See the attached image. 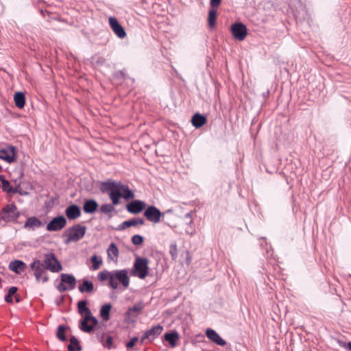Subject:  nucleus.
<instances>
[{"instance_id":"f257e3e1","label":"nucleus","mask_w":351,"mask_h":351,"mask_svg":"<svg viewBox=\"0 0 351 351\" xmlns=\"http://www.w3.org/2000/svg\"><path fill=\"white\" fill-rule=\"evenodd\" d=\"M100 190L102 193L110 192L109 197L113 205H118L121 197L128 201L134 199L135 196L129 186L121 182L110 180L103 182L101 184Z\"/></svg>"},{"instance_id":"f03ea898","label":"nucleus","mask_w":351,"mask_h":351,"mask_svg":"<svg viewBox=\"0 0 351 351\" xmlns=\"http://www.w3.org/2000/svg\"><path fill=\"white\" fill-rule=\"evenodd\" d=\"M86 227L80 223L75 224L69 228L63 234L62 237L65 238L64 243L69 244L71 242H77L85 235Z\"/></svg>"},{"instance_id":"7ed1b4c3","label":"nucleus","mask_w":351,"mask_h":351,"mask_svg":"<svg viewBox=\"0 0 351 351\" xmlns=\"http://www.w3.org/2000/svg\"><path fill=\"white\" fill-rule=\"evenodd\" d=\"M149 274V260L145 257L136 256L131 270V274L140 279H145Z\"/></svg>"},{"instance_id":"20e7f679","label":"nucleus","mask_w":351,"mask_h":351,"mask_svg":"<svg viewBox=\"0 0 351 351\" xmlns=\"http://www.w3.org/2000/svg\"><path fill=\"white\" fill-rule=\"evenodd\" d=\"M112 281H111L110 287L112 289H117L118 282H119L124 289H127L129 287L130 278L127 269L112 271Z\"/></svg>"},{"instance_id":"39448f33","label":"nucleus","mask_w":351,"mask_h":351,"mask_svg":"<svg viewBox=\"0 0 351 351\" xmlns=\"http://www.w3.org/2000/svg\"><path fill=\"white\" fill-rule=\"evenodd\" d=\"M29 266L34 272V276L37 282L41 281L45 283L49 280L47 269L40 260L34 259Z\"/></svg>"},{"instance_id":"423d86ee","label":"nucleus","mask_w":351,"mask_h":351,"mask_svg":"<svg viewBox=\"0 0 351 351\" xmlns=\"http://www.w3.org/2000/svg\"><path fill=\"white\" fill-rule=\"evenodd\" d=\"M42 263H43L45 268L51 272L56 273L62 269L61 263L53 253L45 254L44 259Z\"/></svg>"},{"instance_id":"0eeeda50","label":"nucleus","mask_w":351,"mask_h":351,"mask_svg":"<svg viewBox=\"0 0 351 351\" xmlns=\"http://www.w3.org/2000/svg\"><path fill=\"white\" fill-rule=\"evenodd\" d=\"M61 283L57 285V289L62 293L68 290H73L76 286L77 280L74 276L69 274H62L60 275Z\"/></svg>"},{"instance_id":"6e6552de","label":"nucleus","mask_w":351,"mask_h":351,"mask_svg":"<svg viewBox=\"0 0 351 351\" xmlns=\"http://www.w3.org/2000/svg\"><path fill=\"white\" fill-rule=\"evenodd\" d=\"M98 324V320L93 316H85L80 321L79 328L84 332L90 333L93 331L95 327Z\"/></svg>"},{"instance_id":"1a4fd4ad","label":"nucleus","mask_w":351,"mask_h":351,"mask_svg":"<svg viewBox=\"0 0 351 351\" xmlns=\"http://www.w3.org/2000/svg\"><path fill=\"white\" fill-rule=\"evenodd\" d=\"M230 30L236 40H243L247 34L246 26L242 23H234L231 25Z\"/></svg>"},{"instance_id":"9d476101","label":"nucleus","mask_w":351,"mask_h":351,"mask_svg":"<svg viewBox=\"0 0 351 351\" xmlns=\"http://www.w3.org/2000/svg\"><path fill=\"white\" fill-rule=\"evenodd\" d=\"M164 214L154 206H149L144 211V216L148 221L154 223L160 222V218Z\"/></svg>"},{"instance_id":"9b49d317","label":"nucleus","mask_w":351,"mask_h":351,"mask_svg":"<svg viewBox=\"0 0 351 351\" xmlns=\"http://www.w3.org/2000/svg\"><path fill=\"white\" fill-rule=\"evenodd\" d=\"M66 225V218L61 215L53 218L47 225V230L50 232H57L63 229Z\"/></svg>"},{"instance_id":"f8f14e48","label":"nucleus","mask_w":351,"mask_h":351,"mask_svg":"<svg viewBox=\"0 0 351 351\" xmlns=\"http://www.w3.org/2000/svg\"><path fill=\"white\" fill-rule=\"evenodd\" d=\"M162 330L163 327L160 325L153 326L143 333L141 339V343H145L146 340H148L149 342L152 341L161 334Z\"/></svg>"},{"instance_id":"ddd939ff","label":"nucleus","mask_w":351,"mask_h":351,"mask_svg":"<svg viewBox=\"0 0 351 351\" xmlns=\"http://www.w3.org/2000/svg\"><path fill=\"white\" fill-rule=\"evenodd\" d=\"M144 308L142 302L135 304L132 307H130L125 313V319L128 322H133L132 317H136L139 313Z\"/></svg>"},{"instance_id":"4468645a","label":"nucleus","mask_w":351,"mask_h":351,"mask_svg":"<svg viewBox=\"0 0 351 351\" xmlns=\"http://www.w3.org/2000/svg\"><path fill=\"white\" fill-rule=\"evenodd\" d=\"M0 159H3L8 163L16 160V148L14 146H9L6 149H0Z\"/></svg>"},{"instance_id":"2eb2a0df","label":"nucleus","mask_w":351,"mask_h":351,"mask_svg":"<svg viewBox=\"0 0 351 351\" xmlns=\"http://www.w3.org/2000/svg\"><path fill=\"white\" fill-rule=\"evenodd\" d=\"M109 25L114 33L120 38H123L126 36V33L123 27L114 17L109 18Z\"/></svg>"},{"instance_id":"dca6fc26","label":"nucleus","mask_w":351,"mask_h":351,"mask_svg":"<svg viewBox=\"0 0 351 351\" xmlns=\"http://www.w3.org/2000/svg\"><path fill=\"white\" fill-rule=\"evenodd\" d=\"M145 208V203L141 200L136 199L126 205L127 210L132 214H138Z\"/></svg>"},{"instance_id":"f3484780","label":"nucleus","mask_w":351,"mask_h":351,"mask_svg":"<svg viewBox=\"0 0 351 351\" xmlns=\"http://www.w3.org/2000/svg\"><path fill=\"white\" fill-rule=\"evenodd\" d=\"M206 337L213 342L221 346L226 344V341L223 340L218 333L213 329L208 328L206 331Z\"/></svg>"},{"instance_id":"a211bd4d","label":"nucleus","mask_w":351,"mask_h":351,"mask_svg":"<svg viewBox=\"0 0 351 351\" xmlns=\"http://www.w3.org/2000/svg\"><path fill=\"white\" fill-rule=\"evenodd\" d=\"M26 268V264L20 260H14L9 264V269L16 274H20Z\"/></svg>"},{"instance_id":"6ab92c4d","label":"nucleus","mask_w":351,"mask_h":351,"mask_svg":"<svg viewBox=\"0 0 351 351\" xmlns=\"http://www.w3.org/2000/svg\"><path fill=\"white\" fill-rule=\"evenodd\" d=\"M65 215L69 219H75L81 215V210L78 206L72 204L66 208Z\"/></svg>"},{"instance_id":"aec40b11","label":"nucleus","mask_w":351,"mask_h":351,"mask_svg":"<svg viewBox=\"0 0 351 351\" xmlns=\"http://www.w3.org/2000/svg\"><path fill=\"white\" fill-rule=\"evenodd\" d=\"M98 208L97 202L92 199L85 200L83 205V210L86 213H93Z\"/></svg>"},{"instance_id":"412c9836","label":"nucleus","mask_w":351,"mask_h":351,"mask_svg":"<svg viewBox=\"0 0 351 351\" xmlns=\"http://www.w3.org/2000/svg\"><path fill=\"white\" fill-rule=\"evenodd\" d=\"M88 302L85 300H80L77 302L78 313L84 317L85 316H93L91 311L87 307Z\"/></svg>"},{"instance_id":"4be33fe9","label":"nucleus","mask_w":351,"mask_h":351,"mask_svg":"<svg viewBox=\"0 0 351 351\" xmlns=\"http://www.w3.org/2000/svg\"><path fill=\"white\" fill-rule=\"evenodd\" d=\"M41 225L42 222L38 218L35 217H31L26 220L24 228L27 230H34L36 228L41 226Z\"/></svg>"},{"instance_id":"5701e85b","label":"nucleus","mask_w":351,"mask_h":351,"mask_svg":"<svg viewBox=\"0 0 351 351\" xmlns=\"http://www.w3.org/2000/svg\"><path fill=\"white\" fill-rule=\"evenodd\" d=\"M206 118L199 113L195 114L191 119V123L196 128H201L206 123Z\"/></svg>"},{"instance_id":"b1692460","label":"nucleus","mask_w":351,"mask_h":351,"mask_svg":"<svg viewBox=\"0 0 351 351\" xmlns=\"http://www.w3.org/2000/svg\"><path fill=\"white\" fill-rule=\"evenodd\" d=\"M79 291L81 293H92L94 291V285L91 281L84 278L82 280V284L78 287Z\"/></svg>"},{"instance_id":"393cba45","label":"nucleus","mask_w":351,"mask_h":351,"mask_svg":"<svg viewBox=\"0 0 351 351\" xmlns=\"http://www.w3.org/2000/svg\"><path fill=\"white\" fill-rule=\"evenodd\" d=\"M14 100L16 107L20 109L24 107L25 104V97L22 92H16L14 95Z\"/></svg>"},{"instance_id":"a878e982","label":"nucleus","mask_w":351,"mask_h":351,"mask_svg":"<svg viewBox=\"0 0 351 351\" xmlns=\"http://www.w3.org/2000/svg\"><path fill=\"white\" fill-rule=\"evenodd\" d=\"M112 308L111 304H104L100 309V316L103 319L104 321H108L110 319V311Z\"/></svg>"},{"instance_id":"bb28decb","label":"nucleus","mask_w":351,"mask_h":351,"mask_svg":"<svg viewBox=\"0 0 351 351\" xmlns=\"http://www.w3.org/2000/svg\"><path fill=\"white\" fill-rule=\"evenodd\" d=\"M108 258L111 260L117 259L119 256V250L115 243H112L110 244L107 250Z\"/></svg>"},{"instance_id":"cd10ccee","label":"nucleus","mask_w":351,"mask_h":351,"mask_svg":"<svg viewBox=\"0 0 351 351\" xmlns=\"http://www.w3.org/2000/svg\"><path fill=\"white\" fill-rule=\"evenodd\" d=\"M69 351H80L82 348L79 341L75 336H72L70 339V344L67 346Z\"/></svg>"},{"instance_id":"c85d7f7f","label":"nucleus","mask_w":351,"mask_h":351,"mask_svg":"<svg viewBox=\"0 0 351 351\" xmlns=\"http://www.w3.org/2000/svg\"><path fill=\"white\" fill-rule=\"evenodd\" d=\"M97 277H98L99 280H100L101 282L108 280V286L110 287V283H111V281H112V271H108L105 270V271H100L98 274Z\"/></svg>"},{"instance_id":"c756f323","label":"nucleus","mask_w":351,"mask_h":351,"mask_svg":"<svg viewBox=\"0 0 351 351\" xmlns=\"http://www.w3.org/2000/svg\"><path fill=\"white\" fill-rule=\"evenodd\" d=\"M178 339V335L176 332L166 333L165 335V339L168 341L172 347L176 345V341Z\"/></svg>"},{"instance_id":"7c9ffc66","label":"nucleus","mask_w":351,"mask_h":351,"mask_svg":"<svg viewBox=\"0 0 351 351\" xmlns=\"http://www.w3.org/2000/svg\"><path fill=\"white\" fill-rule=\"evenodd\" d=\"M0 181L2 184V189L3 191L8 192V193H12L13 192V189L10 186V182L5 179V176L1 175L0 176Z\"/></svg>"},{"instance_id":"2f4dec72","label":"nucleus","mask_w":351,"mask_h":351,"mask_svg":"<svg viewBox=\"0 0 351 351\" xmlns=\"http://www.w3.org/2000/svg\"><path fill=\"white\" fill-rule=\"evenodd\" d=\"M66 327L63 325H60L58 327L57 330V337L62 341H65L66 340L65 335Z\"/></svg>"},{"instance_id":"473e14b6","label":"nucleus","mask_w":351,"mask_h":351,"mask_svg":"<svg viewBox=\"0 0 351 351\" xmlns=\"http://www.w3.org/2000/svg\"><path fill=\"white\" fill-rule=\"evenodd\" d=\"M217 17V12L215 10H210L208 12V22L210 27H214Z\"/></svg>"},{"instance_id":"72a5a7b5","label":"nucleus","mask_w":351,"mask_h":351,"mask_svg":"<svg viewBox=\"0 0 351 351\" xmlns=\"http://www.w3.org/2000/svg\"><path fill=\"white\" fill-rule=\"evenodd\" d=\"M92 263V268L93 270H97L99 268L102 263V260L96 255H93L90 258Z\"/></svg>"},{"instance_id":"f704fd0d","label":"nucleus","mask_w":351,"mask_h":351,"mask_svg":"<svg viewBox=\"0 0 351 351\" xmlns=\"http://www.w3.org/2000/svg\"><path fill=\"white\" fill-rule=\"evenodd\" d=\"M131 226H136V222L135 220V218H132L131 219L123 221L120 226H119V230H123L127 228H130Z\"/></svg>"},{"instance_id":"c9c22d12","label":"nucleus","mask_w":351,"mask_h":351,"mask_svg":"<svg viewBox=\"0 0 351 351\" xmlns=\"http://www.w3.org/2000/svg\"><path fill=\"white\" fill-rule=\"evenodd\" d=\"M114 206L110 204H103L100 207V211L105 214H109L114 210Z\"/></svg>"},{"instance_id":"e433bc0d","label":"nucleus","mask_w":351,"mask_h":351,"mask_svg":"<svg viewBox=\"0 0 351 351\" xmlns=\"http://www.w3.org/2000/svg\"><path fill=\"white\" fill-rule=\"evenodd\" d=\"M143 241L144 238L139 234H135L132 237V242L135 245H141L143 243Z\"/></svg>"},{"instance_id":"4c0bfd02","label":"nucleus","mask_w":351,"mask_h":351,"mask_svg":"<svg viewBox=\"0 0 351 351\" xmlns=\"http://www.w3.org/2000/svg\"><path fill=\"white\" fill-rule=\"evenodd\" d=\"M112 337L108 335L107 336L106 339L102 342V344L105 348L110 349L112 346Z\"/></svg>"},{"instance_id":"58836bf2","label":"nucleus","mask_w":351,"mask_h":351,"mask_svg":"<svg viewBox=\"0 0 351 351\" xmlns=\"http://www.w3.org/2000/svg\"><path fill=\"white\" fill-rule=\"evenodd\" d=\"M169 253L173 259H175L177 257V245L176 243L170 245Z\"/></svg>"},{"instance_id":"ea45409f","label":"nucleus","mask_w":351,"mask_h":351,"mask_svg":"<svg viewBox=\"0 0 351 351\" xmlns=\"http://www.w3.org/2000/svg\"><path fill=\"white\" fill-rule=\"evenodd\" d=\"M138 341V337H132L130 341H128L127 343H126V347L128 348H132L134 346L135 343Z\"/></svg>"},{"instance_id":"a19ab883","label":"nucleus","mask_w":351,"mask_h":351,"mask_svg":"<svg viewBox=\"0 0 351 351\" xmlns=\"http://www.w3.org/2000/svg\"><path fill=\"white\" fill-rule=\"evenodd\" d=\"M184 217L186 219V220L187 221V223L189 224H192L193 223V220H192V214L191 213H186L185 215H184Z\"/></svg>"},{"instance_id":"79ce46f5","label":"nucleus","mask_w":351,"mask_h":351,"mask_svg":"<svg viewBox=\"0 0 351 351\" xmlns=\"http://www.w3.org/2000/svg\"><path fill=\"white\" fill-rule=\"evenodd\" d=\"M221 0H210V4L211 7L216 8L218 7L221 3Z\"/></svg>"},{"instance_id":"37998d69","label":"nucleus","mask_w":351,"mask_h":351,"mask_svg":"<svg viewBox=\"0 0 351 351\" xmlns=\"http://www.w3.org/2000/svg\"><path fill=\"white\" fill-rule=\"evenodd\" d=\"M17 291V287H12L8 289V293L12 296L15 295Z\"/></svg>"},{"instance_id":"c03bdc74","label":"nucleus","mask_w":351,"mask_h":351,"mask_svg":"<svg viewBox=\"0 0 351 351\" xmlns=\"http://www.w3.org/2000/svg\"><path fill=\"white\" fill-rule=\"evenodd\" d=\"M5 300L6 302L12 304L13 302L12 296L8 293L5 297Z\"/></svg>"},{"instance_id":"a18cd8bd","label":"nucleus","mask_w":351,"mask_h":351,"mask_svg":"<svg viewBox=\"0 0 351 351\" xmlns=\"http://www.w3.org/2000/svg\"><path fill=\"white\" fill-rule=\"evenodd\" d=\"M136 226L138 225H144L145 224V220L142 218H135Z\"/></svg>"},{"instance_id":"49530a36","label":"nucleus","mask_w":351,"mask_h":351,"mask_svg":"<svg viewBox=\"0 0 351 351\" xmlns=\"http://www.w3.org/2000/svg\"><path fill=\"white\" fill-rule=\"evenodd\" d=\"M345 348L351 351V342H348V343H346Z\"/></svg>"},{"instance_id":"de8ad7c7","label":"nucleus","mask_w":351,"mask_h":351,"mask_svg":"<svg viewBox=\"0 0 351 351\" xmlns=\"http://www.w3.org/2000/svg\"><path fill=\"white\" fill-rule=\"evenodd\" d=\"M14 298H15V300H16V302H20V300H20V296H19V295H16H16H14Z\"/></svg>"}]
</instances>
